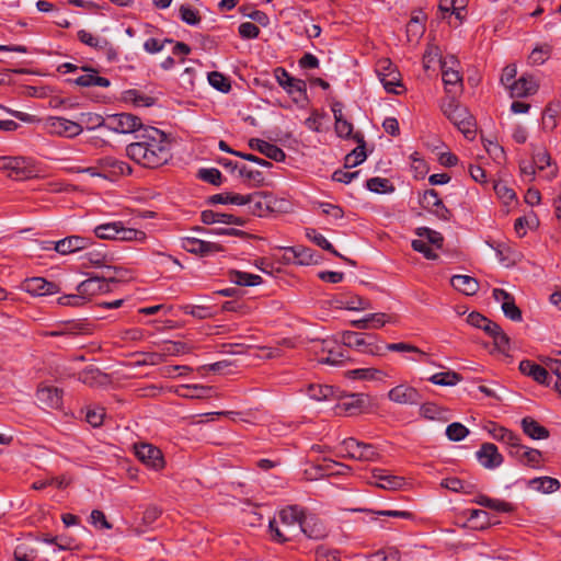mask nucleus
<instances>
[{
	"mask_svg": "<svg viewBox=\"0 0 561 561\" xmlns=\"http://www.w3.org/2000/svg\"><path fill=\"white\" fill-rule=\"evenodd\" d=\"M331 110L335 121V131L341 138L353 137V124L347 121L343 115V104L335 101L331 105Z\"/></svg>",
	"mask_w": 561,
	"mask_h": 561,
	"instance_id": "nucleus-26",
	"label": "nucleus"
},
{
	"mask_svg": "<svg viewBox=\"0 0 561 561\" xmlns=\"http://www.w3.org/2000/svg\"><path fill=\"white\" fill-rule=\"evenodd\" d=\"M210 392L209 387L201 386V385H192V386H182L178 393L183 398H205Z\"/></svg>",
	"mask_w": 561,
	"mask_h": 561,
	"instance_id": "nucleus-52",
	"label": "nucleus"
},
{
	"mask_svg": "<svg viewBox=\"0 0 561 561\" xmlns=\"http://www.w3.org/2000/svg\"><path fill=\"white\" fill-rule=\"evenodd\" d=\"M520 425L523 432L531 439H547L549 437V431L530 416L524 417Z\"/></svg>",
	"mask_w": 561,
	"mask_h": 561,
	"instance_id": "nucleus-35",
	"label": "nucleus"
},
{
	"mask_svg": "<svg viewBox=\"0 0 561 561\" xmlns=\"http://www.w3.org/2000/svg\"><path fill=\"white\" fill-rule=\"evenodd\" d=\"M450 284L456 290L467 296H472L479 290L478 280L469 275H454Z\"/></svg>",
	"mask_w": 561,
	"mask_h": 561,
	"instance_id": "nucleus-34",
	"label": "nucleus"
},
{
	"mask_svg": "<svg viewBox=\"0 0 561 561\" xmlns=\"http://www.w3.org/2000/svg\"><path fill=\"white\" fill-rule=\"evenodd\" d=\"M342 343L347 347H353L360 353L368 354L371 356H383L385 351L397 352V353H410L412 356L408 359L413 362L430 363V355L419 348L417 346L405 343H387L383 344L370 334L358 333L354 331H345L342 334Z\"/></svg>",
	"mask_w": 561,
	"mask_h": 561,
	"instance_id": "nucleus-2",
	"label": "nucleus"
},
{
	"mask_svg": "<svg viewBox=\"0 0 561 561\" xmlns=\"http://www.w3.org/2000/svg\"><path fill=\"white\" fill-rule=\"evenodd\" d=\"M286 253H290L294 262L299 265H311L319 261V254L316 251L302 245L286 248Z\"/></svg>",
	"mask_w": 561,
	"mask_h": 561,
	"instance_id": "nucleus-32",
	"label": "nucleus"
},
{
	"mask_svg": "<svg viewBox=\"0 0 561 561\" xmlns=\"http://www.w3.org/2000/svg\"><path fill=\"white\" fill-rule=\"evenodd\" d=\"M443 114L463 134L467 139L476 137V119L468 108L454 96H446L440 103Z\"/></svg>",
	"mask_w": 561,
	"mask_h": 561,
	"instance_id": "nucleus-3",
	"label": "nucleus"
},
{
	"mask_svg": "<svg viewBox=\"0 0 561 561\" xmlns=\"http://www.w3.org/2000/svg\"><path fill=\"white\" fill-rule=\"evenodd\" d=\"M469 435V430L459 422H454L446 427V436L451 442H460Z\"/></svg>",
	"mask_w": 561,
	"mask_h": 561,
	"instance_id": "nucleus-54",
	"label": "nucleus"
},
{
	"mask_svg": "<svg viewBox=\"0 0 561 561\" xmlns=\"http://www.w3.org/2000/svg\"><path fill=\"white\" fill-rule=\"evenodd\" d=\"M201 218L205 225L226 224L234 226H244L245 224V220L241 217H237L232 214L214 211L210 209L202 211Z\"/></svg>",
	"mask_w": 561,
	"mask_h": 561,
	"instance_id": "nucleus-27",
	"label": "nucleus"
},
{
	"mask_svg": "<svg viewBox=\"0 0 561 561\" xmlns=\"http://www.w3.org/2000/svg\"><path fill=\"white\" fill-rule=\"evenodd\" d=\"M333 394L331 386L311 385L308 388V396L317 401L329 399Z\"/></svg>",
	"mask_w": 561,
	"mask_h": 561,
	"instance_id": "nucleus-55",
	"label": "nucleus"
},
{
	"mask_svg": "<svg viewBox=\"0 0 561 561\" xmlns=\"http://www.w3.org/2000/svg\"><path fill=\"white\" fill-rule=\"evenodd\" d=\"M540 362L547 366L550 377L561 378V352L549 356H540Z\"/></svg>",
	"mask_w": 561,
	"mask_h": 561,
	"instance_id": "nucleus-47",
	"label": "nucleus"
},
{
	"mask_svg": "<svg viewBox=\"0 0 561 561\" xmlns=\"http://www.w3.org/2000/svg\"><path fill=\"white\" fill-rule=\"evenodd\" d=\"M234 169L238 170L239 175L243 179H245L251 185L253 186H261L264 183V175L259 170H252L248 168L247 165L242 164H234Z\"/></svg>",
	"mask_w": 561,
	"mask_h": 561,
	"instance_id": "nucleus-43",
	"label": "nucleus"
},
{
	"mask_svg": "<svg viewBox=\"0 0 561 561\" xmlns=\"http://www.w3.org/2000/svg\"><path fill=\"white\" fill-rule=\"evenodd\" d=\"M442 486L446 488L453 492L465 493V494L471 493V490L473 488L470 483H466L456 477L444 479L442 481Z\"/></svg>",
	"mask_w": 561,
	"mask_h": 561,
	"instance_id": "nucleus-53",
	"label": "nucleus"
},
{
	"mask_svg": "<svg viewBox=\"0 0 561 561\" xmlns=\"http://www.w3.org/2000/svg\"><path fill=\"white\" fill-rule=\"evenodd\" d=\"M140 127V118L130 113L114 114L106 118V129L117 134H130Z\"/></svg>",
	"mask_w": 561,
	"mask_h": 561,
	"instance_id": "nucleus-9",
	"label": "nucleus"
},
{
	"mask_svg": "<svg viewBox=\"0 0 561 561\" xmlns=\"http://www.w3.org/2000/svg\"><path fill=\"white\" fill-rule=\"evenodd\" d=\"M561 106L559 103H550L542 114V128L552 130L557 126V117L560 114Z\"/></svg>",
	"mask_w": 561,
	"mask_h": 561,
	"instance_id": "nucleus-44",
	"label": "nucleus"
},
{
	"mask_svg": "<svg viewBox=\"0 0 561 561\" xmlns=\"http://www.w3.org/2000/svg\"><path fill=\"white\" fill-rule=\"evenodd\" d=\"M84 73L80 75L75 79V83L80 87H101L107 88L111 85V81L98 75V71L92 68H83Z\"/></svg>",
	"mask_w": 561,
	"mask_h": 561,
	"instance_id": "nucleus-31",
	"label": "nucleus"
},
{
	"mask_svg": "<svg viewBox=\"0 0 561 561\" xmlns=\"http://www.w3.org/2000/svg\"><path fill=\"white\" fill-rule=\"evenodd\" d=\"M322 354L319 356L318 362L320 364H328L332 366L342 365L346 356L343 353V348L336 345L334 342L323 341L320 343Z\"/></svg>",
	"mask_w": 561,
	"mask_h": 561,
	"instance_id": "nucleus-19",
	"label": "nucleus"
},
{
	"mask_svg": "<svg viewBox=\"0 0 561 561\" xmlns=\"http://www.w3.org/2000/svg\"><path fill=\"white\" fill-rule=\"evenodd\" d=\"M345 375L350 379L373 380L380 382H386L390 378V375L387 371L375 367L347 370Z\"/></svg>",
	"mask_w": 561,
	"mask_h": 561,
	"instance_id": "nucleus-28",
	"label": "nucleus"
},
{
	"mask_svg": "<svg viewBox=\"0 0 561 561\" xmlns=\"http://www.w3.org/2000/svg\"><path fill=\"white\" fill-rule=\"evenodd\" d=\"M119 221L106 222L94 228L98 238L104 240H117Z\"/></svg>",
	"mask_w": 561,
	"mask_h": 561,
	"instance_id": "nucleus-46",
	"label": "nucleus"
},
{
	"mask_svg": "<svg viewBox=\"0 0 561 561\" xmlns=\"http://www.w3.org/2000/svg\"><path fill=\"white\" fill-rule=\"evenodd\" d=\"M492 296L494 300L501 302V309L505 317L516 322L523 320L522 311L516 306L515 299L510 293L501 288H494Z\"/></svg>",
	"mask_w": 561,
	"mask_h": 561,
	"instance_id": "nucleus-14",
	"label": "nucleus"
},
{
	"mask_svg": "<svg viewBox=\"0 0 561 561\" xmlns=\"http://www.w3.org/2000/svg\"><path fill=\"white\" fill-rule=\"evenodd\" d=\"M369 483L385 490H399L404 485V479L390 474L383 469H374Z\"/></svg>",
	"mask_w": 561,
	"mask_h": 561,
	"instance_id": "nucleus-20",
	"label": "nucleus"
},
{
	"mask_svg": "<svg viewBox=\"0 0 561 561\" xmlns=\"http://www.w3.org/2000/svg\"><path fill=\"white\" fill-rule=\"evenodd\" d=\"M98 165L102 170V178L110 181L128 175L133 171L127 162L110 156L98 159Z\"/></svg>",
	"mask_w": 561,
	"mask_h": 561,
	"instance_id": "nucleus-10",
	"label": "nucleus"
},
{
	"mask_svg": "<svg viewBox=\"0 0 561 561\" xmlns=\"http://www.w3.org/2000/svg\"><path fill=\"white\" fill-rule=\"evenodd\" d=\"M284 89L296 102L307 96V85L304 80L291 78Z\"/></svg>",
	"mask_w": 561,
	"mask_h": 561,
	"instance_id": "nucleus-50",
	"label": "nucleus"
},
{
	"mask_svg": "<svg viewBox=\"0 0 561 561\" xmlns=\"http://www.w3.org/2000/svg\"><path fill=\"white\" fill-rule=\"evenodd\" d=\"M533 162L537 170L542 171L547 167H551V157L546 149L539 148L534 151Z\"/></svg>",
	"mask_w": 561,
	"mask_h": 561,
	"instance_id": "nucleus-61",
	"label": "nucleus"
},
{
	"mask_svg": "<svg viewBox=\"0 0 561 561\" xmlns=\"http://www.w3.org/2000/svg\"><path fill=\"white\" fill-rule=\"evenodd\" d=\"M122 272V268L107 266L104 275L92 276L81 282L77 286V291L82 295L84 301L95 295L108 293L111 290V283L117 282Z\"/></svg>",
	"mask_w": 561,
	"mask_h": 561,
	"instance_id": "nucleus-4",
	"label": "nucleus"
},
{
	"mask_svg": "<svg viewBox=\"0 0 561 561\" xmlns=\"http://www.w3.org/2000/svg\"><path fill=\"white\" fill-rule=\"evenodd\" d=\"M249 147L253 150L259 151L260 153L264 154L266 158L274 160L276 162H283L286 158V153L283 149L277 147L274 144H271L268 141L259 139V138H252L249 140Z\"/></svg>",
	"mask_w": 561,
	"mask_h": 561,
	"instance_id": "nucleus-23",
	"label": "nucleus"
},
{
	"mask_svg": "<svg viewBox=\"0 0 561 561\" xmlns=\"http://www.w3.org/2000/svg\"><path fill=\"white\" fill-rule=\"evenodd\" d=\"M180 19L188 25H197L201 22L198 11L192 9L190 5L180 7Z\"/></svg>",
	"mask_w": 561,
	"mask_h": 561,
	"instance_id": "nucleus-62",
	"label": "nucleus"
},
{
	"mask_svg": "<svg viewBox=\"0 0 561 561\" xmlns=\"http://www.w3.org/2000/svg\"><path fill=\"white\" fill-rule=\"evenodd\" d=\"M551 54V46L542 45L535 47L529 55V61L533 65H542Z\"/></svg>",
	"mask_w": 561,
	"mask_h": 561,
	"instance_id": "nucleus-60",
	"label": "nucleus"
},
{
	"mask_svg": "<svg viewBox=\"0 0 561 561\" xmlns=\"http://www.w3.org/2000/svg\"><path fill=\"white\" fill-rule=\"evenodd\" d=\"M474 503L500 513H512L515 510L512 503L499 499H492L484 494L479 495L474 500Z\"/></svg>",
	"mask_w": 561,
	"mask_h": 561,
	"instance_id": "nucleus-36",
	"label": "nucleus"
},
{
	"mask_svg": "<svg viewBox=\"0 0 561 561\" xmlns=\"http://www.w3.org/2000/svg\"><path fill=\"white\" fill-rule=\"evenodd\" d=\"M146 239V233L141 230H137L134 228H127L119 221L117 240L119 241H144Z\"/></svg>",
	"mask_w": 561,
	"mask_h": 561,
	"instance_id": "nucleus-51",
	"label": "nucleus"
},
{
	"mask_svg": "<svg viewBox=\"0 0 561 561\" xmlns=\"http://www.w3.org/2000/svg\"><path fill=\"white\" fill-rule=\"evenodd\" d=\"M209 201L211 204H233L243 206L245 197L242 194L227 192L215 194L210 196Z\"/></svg>",
	"mask_w": 561,
	"mask_h": 561,
	"instance_id": "nucleus-49",
	"label": "nucleus"
},
{
	"mask_svg": "<svg viewBox=\"0 0 561 561\" xmlns=\"http://www.w3.org/2000/svg\"><path fill=\"white\" fill-rule=\"evenodd\" d=\"M21 289L32 296L55 295L60 291V288L56 283L48 282L44 277L26 278L21 284Z\"/></svg>",
	"mask_w": 561,
	"mask_h": 561,
	"instance_id": "nucleus-12",
	"label": "nucleus"
},
{
	"mask_svg": "<svg viewBox=\"0 0 561 561\" xmlns=\"http://www.w3.org/2000/svg\"><path fill=\"white\" fill-rule=\"evenodd\" d=\"M377 72L387 92L394 94L402 93V91L397 90V88L402 87L400 73L388 59L381 60L378 64Z\"/></svg>",
	"mask_w": 561,
	"mask_h": 561,
	"instance_id": "nucleus-11",
	"label": "nucleus"
},
{
	"mask_svg": "<svg viewBox=\"0 0 561 561\" xmlns=\"http://www.w3.org/2000/svg\"><path fill=\"white\" fill-rule=\"evenodd\" d=\"M36 398L45 408L58 409L62 404V391L53 386L39 387Z\"/></svg>",
	"mask_w": 561,
	"mask_h": 561,
	"instance_id": "nucleus-25",
	"label": "nucleus"
},
{
	"mask_svg": "<svg viewBox=\"0 0 561 561\" xmlns=\"http://www.w3.org/2000/svg\"><path fill=\"white\" fill-rule=\"evenodd\" d=\"M528 485L538 492L549 494L558 491L561 486V483L559 480L551 477H538L530 479L528 481Z\"/></svg>",
	"mask_w": 561,
	"mask_h": 561,
	"instance_id": "nucleus-37",
	"label": "nucleus"
},
{
	"mask_svg": "<svg viewBox=\"0 0 561 561\" xmlns=\"http://www.w3.org/2000/svg\"><path fill=\"white\" fill-rule=\"evenodd\" d=\"M46 131L50 135L66 138H73L83 131L80 123L61 116H49L44 122Z\"/></svg>",
	"mask_w": 561,
	"mask_h": 561,
	"instance_id": "nucleus-6",
	"label": "nucleus"
},
{
	"mask_svg": "<svg viewBox=\"0 0 561 561\" xmlns=\"http://www.w3.org/2000/svg\"><path fill=\"white\" fill-rule=\"evenodd\" d=\"M461 380L462 377L459 374L451 370L436 373L428 378V381L438 386H455Z\"/></svg>",
	"mask_w": 561,
	"mask_h": 561,
	"instance_id": "nucleus-42",
	"label": "nucleus"
},
{
	"mask_svg": "<svg viewBox=\"0 0 561 561\" xmlns=\"http://www.w3.org/2000/svg\"><path fill=\"white\" fill-rule=\"evenodd\" d=\"M182 310L185 314H190L197 319H207L213 317L211 308L206 306L185 305L182 307Z\"/></svg>",
	"mask_w": 561,
	"mask_h": 561,
	"instance_id": "nucleus-57",
	"label": "nucleus"
},
{
	"mask_svg": "<svg viewBox=\"0 0 561 561\" xmlns=\"http://www.w3.org/2000/svg\"><path fill=\"white\" fill-rule=\"evenodd\" d=\"M123 100L126 103H130L138 107H150L154 104L156 99L146 94H142L138 90L130 89L124 92Z\"/></svg>",
	"mask_w": 561,
	"mask_h": 561,
	"instance_id": "nucleus-38",
	"label": "nucleus"
},
{
	"mask_svg": "<svg viewBox=\"0 0 561 561\" xmlns=\"http://www.w3.org/2000/svg\"><path fill=\"white\" fill-rule=\"evenodd\" d=\"M354 138L357 139V141H359L362 145H359L345 157L344 167L346 169L354 168L364 162L366 159L365 145L363 138H359L357 136H354Z\"/></svg>",
	"mask_w": 561,
	"mask_h": 561,
	"instance_id": "nucleus-41",
	"label": "nucleus"
},
{
	"mask_svg": "<svg viewBox=\"0 0 561 561\" xmlns=\"http://www.w3.org/2000/svg\"><path fill=\"white\" fill-rule=\"evenodd\" d=\"M53 243L56 252L66 255L87 249L91 241L81 236H69Z\"/></svg>",
	"mask_w": 561,
	"mask_h": 561,
	"instance_id": "nucleus-21",
	"label": "nucleus"
},
{
	"mask_svg": "<svg viewBox=\"0 0 561 561\" xmlns=\"http://www.w3.org/2000/svg\"><path fill=\"white\" fill-rule=\"evenodd\" d=\"M510 456L523 466L539 468L542 460L540 450L519 444L516 449L510 451Z\"/></svg>",
	"mask_w": 561,
	"mask_h": 561,
	"instance_id": "nucleus-18",
	"label": "nucleus"
},
{
	"mask_svg": "<svg viewBox=\"0 0 561 561\" xmlns=\"http://www.w3.org/2000/svg\"><path fill=\"white\" fill-rule=\"evenodd\" d=\"M336 305L351 311H363L371 308L368 299L357 295H342L336 299Z\"/></svg>",
	"mask_w": 561,
	"mask_h": 561,
	"instance_id": "nucleus-33",
	"label": "nucleus"
},
{
	"mask_svg": "<svg viewBox=\"0 0 561 561\" xmlns=\"http://www.w3.org/2000/svg\"><path fill=\"white\" fill-rule=\"evenodd\" d=\"M137 138V141L126 147V154L137 164L157 169L171 159L170 141L162 130L149 126Z\"/></svg>",
	"mask_w": 561,
	"mask_h": 561,
	"instance_id": "nucleus-1",
	"label": "nucleus"
},
{
	"mask_svg": "<svg viewBox=\"0 0 561 561\" xmlns=\"http://www.w3.org/2000/svg\"><path fill=\"white\" fill-rule=\"evenodd\" d=\"M209 84L220 92H228L231 88L230 81L220 72L213 71L208 75Z\"/></svg>",
	"mask_w": 561,
	"mask_h": 561,
	"instance_id": "nucleus-58",
	"label": "nucleus"
},
{
	"mask_svg": "<svg viewBox=\"0 0 561 561\" xmlns=\"http://www.w3.org/2000/svg\"><path fill=\"white\" fill-rule=\"evenodd\" d=\"M299 530L310 539H321L327 535L324 525L313 515H306L300 522Z\"/></svg>",
	"mask_w": 561,
	"mask_h": 561,
	"instance_id": "nucleus-29",
	"label": "nucleus"
},
{
	"mask_svg": "<svg viewBox=\"0 0 561 561\" xmlns=\"http://www.w3.org/2000/svg\"><path fill=\"white\" fill-rule=\"evenodd\" d=\"M336 455L358 461H377L379 459V453L374 445L359 442L353 437L342 440Z\"/></svg>",
	"mask_w": 561,
	"mask_h": 561,
	"instance_id": "nucleus-5",
	"label": "nucleus"
},
{
	"mask_svg": "<svg viewBox=\"0 0 561 561\" xmlns=\"http://www.w3.org/2000/svg\"><path fill=\"white\" fill-rule=\"evenodd\" d=\"M411 245L414 251L422 253L427 260L437 259V254L424 239H415L412 241Z\"/></svg>",
	"mask_w": 561,
	"mask_h": 561,
	"instance_id": "nucleus-64",
	"label": "nucleus"
},
{
	"mask_svg": "<svg viewBox=\"0 0 561 561\" xmlns=\"http://www.w3.org/2000/svg\"><path fill=\"white\" fill-rule=\"evenodd\" d=\"M479 462L486 469H494L502 465L503 457L492 443H484L476 453Z\"/></svg>",
	"mask_w": 561,
	"mask_h": 561,
	"instance_id": "nucleus-22",
	"label": "nucleus"
},
{
	"mask_svg": "<svg viewBox=\"0 0 561 561\" xmlns=\"http://www.w3.org/2000/svg\"><path fill=\"white\" fill-rule=\"evenodd\" d=\"M198 178L207 183L213 184V185H220L222 175L218 169L209 168V169H201L198 172Z\"/></svg>",
	"mask_w": 561,
	"mask_h": 561,
	"instance_id": "nucleus-63",
	"label": "nucleus"
},
{
	"mask_svg": "<svg viewBox=\"0 0 561 561\" xmlns=\"http://www.w3.org/2000/svg\"><path fill=\"white\" fill-rule=\"evenodd\" d=\"M493 188L497 197L505 204H510L516 197L513 188L502 181L494 182Z\"/></svg>",
	"mask_w": 561,
	"mask_h": 561,
	"instance_id": "nucleus-56",
	"label": "nucleus"
},
{
	"mask_svg": "<svg viewBox=\"0 0 561 561\" xmlns=\"http://www.w3.org/2000/svg\"><path fill=\"white\" fill-rule=\"evenodd\" d=\"M459 62L454 56L446 57L440 61L442 79L446 93H457L462 90V76L459 72Z\"/></svg>",
	"mask_w": 561,
	"mask_h": 561,
	"instance_id": "nucleus-7",
	"label": "nucleus"
},
{
	"mask_svg": "<svg viewBox=\"0 0 561 561\" xmlns=\"http://www.w3.org/2000/svg\"><path fill=\"white\" fill-rule=\"evenodd\" d=\"M65 328L68 335H89L93 331L92 325L85 321L71 322Z\"/></svg>",
	"mask_w": 561,
	"mask_h": 561,
	"instance_id": "nucleus-59",
	"label": "nucleus"
},
{
	"mask_svg": "<svg viewBox=\"0 0 561 561\" xmlns=\"http://www.w3.org/2000/svg\"><path fill=\"white\" fill-rule=\"evenodd\" d=\"M366 187L374 193L378 194H387L392 193L394 191L393 185L390 183L388 179L375 176L366 182Z\"/></svg>",
	"mask_w": 561,
	"mask_h": 561,
	"instance_id": "nucleus-45",
	"label": "nucleus"
},
{
	"mask_svg": "<svg viewBox=\"0 0 561 561\" xmlns=\"http://www.w3.org/2000/svg\"><path fill=\"white\" fill-rule=\"evenodd\" d=\"M388 399L398 404H419L421 401V394L412 386L398 385L389 390Z\"/></svg>",
	"mask_w": 561,
	"mask_h": 561,
	"instance_id": "nucleus-15",
	"label": "nucleus"
},
{
	"mask_svg": "<svg viewBox=\"0 0 561 561\" xmlns=\"http://www.w3.org/2000/svg\"><path fill=\"white\" fill-rule=\"evenodd\" d=\"M183 248L191 253L207 256L222 251L221 245L215 242L204 241L196 238H186L183 242Z\"/></svg>",
	"mask_w": 561,
	"mask_h": 561,
	"instance_id": "nucleus-24",
	"label": "nucleus"
},
{
	"mask_svg": "<svg viewBox=\"0 0 561 561\" xmlns=\"http://www.w3.org/2000/svg\"><path fill=\"white\" fill-rule=\"evenodd\" d=\"M136 456L141 462L154 470L163 468L164 461L160 449L150 444L136 446Z\"/></svg>",
	"mask_w": 561,
	"mask_h": 561,
	"instance_id": "nucleus-17",
	"label": "nucleus"
},
{
	"mask_svg": "<svg viewBox=\"0 0 561 561\" xmlns=\"http://www.w3.org/2000/svg\"><path fill=\"white\" fill-rule=\"evenodd\" d=\"M415 233L421 239H424L428 244H432L437 249H440L443 247L444 238L442 233L438 231L432 230L427 227H419L416 228Z\"/></svg>",
	"mask_w": 561,
	"mask_h": 561,
	"instance_id": "nucleus-48",
	"label": "nucleus"
},
{
	"mask_svg": "<svg viewBox=\"0 0 561 561\" xmlns=\"http://www.w3.org/2000/svg\"><path fill=\"white\" fill-rule=\"evenodd\" d=\"M306 513L298 505H290L279 512V520L286 527H300V522L305 519Z\"/></svg>",
	"mask_w": 561,
	"mask_h": 561,
	"instance_id": "nucleus-30",
	"label": "nucleus"
},
{
	"mask_svg": "<svg viewBox=\"0 0 561 561\" xmlns=\"http://www.w3.org/2000/svg\"><path fill=\"white\" fill-rule=\"evenodd\" d=\"M245 201L243 206H248L249 213L257 217L267 216L274 211L276 204L275 197L266 192H254L244 195Z\"/></svg>",
	"mask_w": 561,
	"mask_h": 561,
	"instance_id": "nucleus-8",
	"label": "nucleus"
},
{
	"mask_svg": "<svg viewBox=\"0 0 561 561\" xmlns=\"http://www.w3.org/2000/svg\"><path fill=\"white\" fill-rule=\"evenodd\" d=\"M546 368L547 366L542 363L536 364L529 359H524L519 363V370L523 375L533 378L540 385L550 386L552 377H550L549 371Z\"/></svg>",
	"mask_w": 561,
	"mask_h": 561,
	"instance_id": "nucleus-16",
	"label": "nucleus"
},
{
	"mask_svg": "<svg viewBox=\"0 0 561 561\" xmlns=\"http://www.w3.org/2000/svg\"><path fill=\"white\" fill-rule=\"evenodd\" d=\"M306 237L312 241L314 244H317L319 248L331 252L335 256H342L332 245V243L321 233H319L313 228H307L306 229Z\"/></svg>",
	"mask_w": 561,
	"mask_h": 561,
	"instance_id": "nucleus-39",
	"label": "nucleus"
},
{
	"mask_svg": "<svg viewBox=\"0 0 561 561\" xmlns=\"http://www.w3.org/2000/svg\"><path fill=\"white\" fill-rule=\"evenodd\" d=\"M510 96L513 99H522L534 95L539 89V82L534 76L523 75L512 84H508Z\"/></svg>",
	"mask_w": 561,
	"mask_h": 561,
	"instance_id": "nucleus-13",
	"label": "nucleus"
},
{
	"mask_svg": "<svg viewBox=\"0 0 561 561\" xmlns=\"http://www.w3.org/2000/svg\"><path fill=\"white\" fill-rule=\"evenodd\" d=\"M230 280L239 286H256L262 283V277L256 274L232 271Z\"/></svg>",
	"mask_w": 561,
	"mask_h": 561,
	"instance_id": "nucleus-40",
	"label": "nucleus"
}]
</instances>
